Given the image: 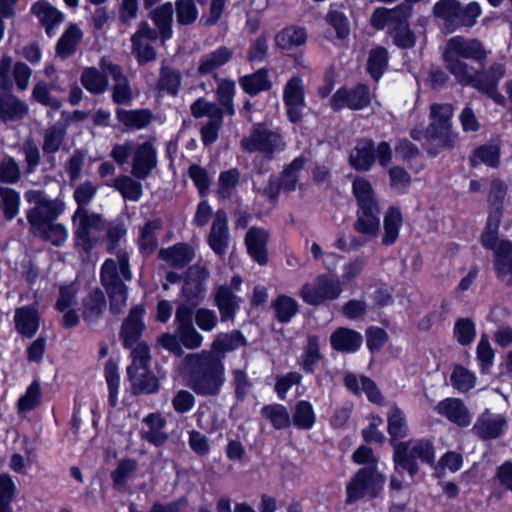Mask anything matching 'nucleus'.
<instances>
[{"mask_svg": "<svg viewBox=\"0 0 512 512\" xmlns=\"http://www.w3.org/2000/svg\"><path fill=\"white\" fill-rule=\"evenodd\" d=\"M184 372L190 389L202 397H216L226 381L223 356L213 351L187 354L183 359Z\"/></svg>", "mask_w": 512, "mask_h": 512, "instance_id": "obj_1", "label": "nucleus"}, {"mask_svg": "<svg viewBox=\"0 0 512 512\" xmlns=\"http://www.w3.org/2000/svg\"><path fill=\"white\" fill-rule=\"evenodd\" d=\"M507 193V185L500 179H494L488 201L491 206L487 222L480 236V242L486 249L492 251L495 256H511L512 242L507 239H499V228L503 216V200Z\"/></svg>", "mask_w": 512, "mask_h": 512, "instance_id": "obj_2", "label": "nucleus"}, {"mask_svg": "<svg viewBox=\"0 0 512 512\" xmlns=\"http://www.w3.org/2000/svg\"><path fill=\"white\" fill-rule=\"evenodd\" d=\"M132 277L127 258H107L101 270V284L109 298V310L112 314L123 313L127 306L128 287L123 280Z\"/></svg>", "mask_w": 512, "mask_h": 512, "instance_id": "obj_3", "label": "nucleus"}, {"mask_svg": "<svg viewBox=\"0 0 512 512\" xmlns=\"http://www.w3.org/2000/svg\"><path fill=\"white\" fill-rule=\"evenodd\" d=\"M488 51L483 43L476 39H466L462 36L450 38L443 51V59L447 70L458 80L473 67L461 60L470 59L483 65L486 62Z\"/></svg>", "mask_w": 512, "mask_h": 512, "instance_id": "obj_4", "label": "nucleus"}, {"mask_svg": "<svg viewBox=\"0 0 512 512\" xmlns=\"http://www.w3.org/2000/svg\"><path fill=\"white\" fill-rule=\"evenodd\" d=\"M174 333H164L158 338L162 347L176 356H182L185 347L190 350L198 349L203 343V336L193 325V315L190 310L180 309L175 311Z\"/></svg>", "mask_w": 512, "mask_h": 512, "instance_id": "obj_5", "label": "nucleus"}, {"mask_svg": "<svg viewBox=\"0 0 512 512\" xmlns=\"http://www.w3.org/2000/svg\"><path fill=\"white\" fill-rule=\"evenodd\" d=\"M353 193L357 199L359 211L354 224L355 229L362 233L374 236L380 228V208L374 196L372 185L363 177H356L353 181Z\"/></svg>", "mask_w": 512, "mask_h": 512, "instance_id": "obj_6", "label": "nucleus"}, {"mask_svg": "<svg viewBox=\"0 0 512 512\" xmlns=\"http://www.w3.org/2000/svg\"><path fill=\"white\" fill-rule=\"evenodd\" d=\"M506 65L502 61L491 63L486 69H470L456 80L462 86H470L491 98L496 104L505 106L506 98L498 91L499 82L506 76Z\"/></svg>", "mask_w": 512, "mask_h": 512, "instance_id": "obj_7", "label": "nucleus"}, {"mask_svg": "<svg viewBox=\"0 0 512 512\" xmlns=\"http://www.w3.org/2000/svg\"><path fill=\"white\" fill-rule=\"evenodd\" d=\"M75 247L89 254L100 242V234L106 230V220L99 213L76 210L72 215Z\"/></svg>", "mask_w": 512, "mask_h": 512, "instance_id": "obj_8", "label": "nucleus"}, {"mask_svg": "<svg viewBox=\"0 0 512 512\" xmlns=\"http://www.w3.org/2000/svg\"><path fill=\"white\" fill-rule=\"evenodd\" d=\"M417 458L424 463H434V448L430 441L415 439L394 444L393 460L395 469L406 470L411 479L419 471Z\"/></svg>", "mask_w": 512, "mask_h": 512, "instance_id": "obj_9", "label": "nucleus"}, {"mask_svg": "<svg viewBox=\"0 0 512 512\" xmlns=\"http://www.w3.org/2000/svg\"><path fill=\"white\" fill-rule=\"evenodd\" d=\"M453 106L448 103H433L430 106V124L426 127L427 143L440 148H451L456 143V134L452 131L451 118Z\"/></svg>", "mask_w": 512, "mask_h": 512, "instance_id": "obj_10", "label": "nucleus"}, {"mask_svg": "<svg viewBox=\"0 0 512 512\" xmlns=\"http://www.w3.org/2000/svg\"><path fill=\"white\" fill-rule=\"evenodd\" d=\"M26 196L29 202L35 204L26 214L32 232L44 231L65 209L63 201L48 199L42 192H28Z\"/></svg>", "mask_w": 512, "mask_h": 512, "instance_id": "obj_11", "label": "nucleus"}, {"mask_svg": "<svg viewBox=\"0 0 512 512\" xmlns=\"http://www.w3.org/2000/svg\"><path fill=\"white\" fill-rule=\"evenodd\" d=\"M385 483V476L374 465L359 469L346 487L347 504H352L365 495L377 497Z\"/></svg>", "mask_w": 512, "mask_h": 512, "instance_id": "obj_12", "label": "nucleus"}, {"mask_svg": "<svg viewBox=\"0 0 512 512\" xmlns=\"http://www.w3.org/2000/svg\"><path fill=\"white\" fill-rule=\"evenodd\" d=\"M242 148L249 152H260L265 158L272 159L275 152L285 149L282 136L263 124H257L251 130L249 136L241 140Z\"/></svg>", "mask_w": 512, "mask_h": 512, "instance_id": "obj_13", "label": "nucleus"}, {"mask_svg": "<svg viewBox=\"0 0 512 512\" xmlns=\"http://www.w3.org/2000/svg\"><path fill=\"white\" fill-rule=\"evenodd\" d=\"M342 290V284L339 280L321 275L313 283L303 285L300 295L307 304L319 306L326 301L336 300L341 295Z\"/></svg>", "mask_w": 512, "mask_h": 512, "instance_id": "obj_14", "label": "nucleus"}, {"mask_svg": "<svg viewBox=\"0 0 512 512\" xmlns=\"http://www.w3.org/2000/svg\"><path fill=\"white\" fill-rule=\"evenodd\" d=\"M160 37L155 28L143 20L140 21L136 32L131 36V53L136 57L139 65L152 62L156 59L157 53L153 43Z\"/></svg>", "mask_w": 512, "mask_h": 512, "instance_id": "obj_15", "label": "nucleus"}, {"mask_svg": "<svg viewBox=\"0 0 512 512\" xmlns=\"http://www.w3.org/2000/svg\"><path fill=\"white\" fill-rule=\"evenodd\" d=\"M100 67L112 80L110 90L113 102L117 105L130 104L133 99V91L122 67L104 59L101 60Z\"/></svg>", "mask_w": 512, "mask_h": 512, "instance_id": "obj_16", "label": "nucleus"}, {"mask_svg": "<svg viewBox=\"0 0 512 512\" xmlns=\"http://www.w3.org/2000/svg\"><path fill=\"white\" fill-rule=\"evenodd\" d=\"M12 72L16 86L20 91L28 88L32 70L24 62H16L12 65L10 56H3L0 59V89L10 91L13 87V81L10 78Z\"/></svg>", "mask_w": 512, "mask_h": 512, "instance_id": "obj_17", "label": "nucleus"}, {"mask_svg": "<svg viewBox=\"0 0 512 512\" xmlns=\"http://www.w3.org/2000/svg\"><path fill=\"white\" fill-rule=\"evenodd\" d=\"M370 104L369 89L364 84H358L354 88L338 89L331 98L330 105L334 111L344 107L352 110H360Z\"/></svg>", "mask_w": 512, "mask_h": 512, "instance_id": "obj_18", "label": "nucleus"}, {"mask_svg": "<svg viewBox=\"0 0 512 512\" xmlns=\"http://www.w3.org/2000/svg\"><path fill=\"white\" fill-rule=\"evenodd\" d=\"M284 101L291 122H299L305 106L303 84L300 78L293 77L287 82L284 88Z\"/></svg>", "mask_w": 512, "mask_h": 512, "instance_id": "obj_19", "label": "nucleus"}, {"mask_svg": "<svg viewBox=\"0 0 512 512\" xmlns=\"http://www.w3.org/2000/svg\"><path fill=\"white\" fill-rule=\"evenodd\" d=\"M143 312L144 309L141 306H134L123 321L120 338L125 348H132L135 344H138L137 342L145 327L142 321Z\"/></svg>", "mask_w": 512, "mask_h": 512, "instance_id": "obj_20", "label": "nucleus"}, {"mask_svg": "<svg viewBox=\"0 0 512 512\" xmlns=\"http://www.w3.org/2000/svg\"><path fill=\"white\" fill-rule=\"evenodd\" d=\"M156 165V151L151 143L144 142L134 150L131 170L133 176L138 179H145Z\"/></svg>", "mask_w": 512, "mask_h": 512, "instance_id": "obj_21", "label": "nucleus"}, {"mask_svg": "<svg viewBox=\"0 0 512 512\" xmlns=\"http://www.w3.org/2000/svg\"><path fill=\"white\" fill-rule=\"evenodd\" d=\"M208 242L216 254L222 255L226 252L228 246V217L222 209L218 210L215 214Z\"/></svg>", "mask_w": 512, "mask_h": 512, "instance_id": "obj_22", "label": "nucleus"}, {"mask_svg": "<svg viewBox=\"0 0 512 512\" xmlns=\"http://www.w3.org/2000/svg\"><path fill=\"white\" fill-rule=\"evenodd\" d=\"M240 302L241 299L226 285L219 286L215 291L214 304L219 310L222 322L234 320Z\"/></svg>", "mask_w": 512, "mask_h": 512, "instance_id": "obj_23", "label": "nucleus"}, {"mask_svg": "<svg viewBox=\"0 0 512 512\" xmlns=\"http://www.w3.org/2000/svg\"><path fill=\"white\" fill-rule=\"evenodd\" d=\"M435 410L458 426H468L471 421L470 413L464 403L456 398H447L440 401Z\"/></svg>", "mask_w": 512, "mask_h": 512, "instance_id": "obj_24", "label": "nucleus"}, {"mask_svg": "<svg viewBox=\"0 0 512 512\" xmlns=\"http://www.w3.org/2000/svg\"><path fill=\"white\" fill-rule=\"evenodd\" d=\"M375 161V144L370 139H361L351 150L349 163L358 171H368Z\"/></svg>", "mask_w": 512, "mask_h": 512, "instance_id": "obj_25", "label": "nucleus"}, {"mask_svg": "<svg viewBox=\"0 0 512 512\" xmlns=\"http://www.w3.org/2000/svg\"><path fill=\"white\" fill-rule=\"evenodd\" d=\"M105 308L104 293L98 288L93 289L82 300V317L89 326H92L101 318Z\"/></svg>", "mask_w": 512, "mask_h": 512, "instance_id": "obj_26", "label": "nucleus"}, {"mask_svg": "<svg viewBox=\"0 0 512 512\" xmlns=\"http://www.w3.org/2000/svg\"><path fill=\"white\" fill-rule=\"evenodd\" d=\"M174 8L171 2H166L148 13V17L153 21L156 26L158 35L162 43L172 37V22H173Z\"/></svg>", "mask_w": 512, "mask_h": 512, "instance_id": "obj_27", "label": "nucleus"}, {"mask_svg": "<svg viewBox=\"0 0 512 512\" xmlns=\"http://www.w3.org/2000/svg\"><path fill=\"white\" fill-rule=\"evenodd\" d=\"M28 113L27 104L11 93H0V120L19 121Z\"/></svg>", "mask_w": 512, "mask_h": 512, "instance_id": "obj_28", "label": "nucleus"}, {"mask_svg": "<svg viewBox=\"0 0 512 512\" xmlns=\"http://www.w3.org/2000/svg\"><path fill=\"white\" fill-rule=\"evenodd\" d=\"M506 421L500 415H492L486 410L476 421L473 431L482 439H494L499 437Z\"/></svg>", "mask_w": 512, "mask_h": 512, "instance_id": "obj_29", "label": "nucleus"}, {"mask_svg": "<svg viewBox=\"0 0 512 512\" xmlns=\"http://www.w3.org/2000/svg\"><path fill=\"white\" fill-rule=\"evenodd\" d=\"M362 341L360 333L345 327L336 329L330 337L331 346L343 353L355 352L361 346Z\"/></svg>", "mask_w": 512, "mask_h": 512, "instance_id": "obj_30", "label": "nucleus"}, {"mask_svg": "<svg viewBox=\"0 0 512 512\" xmlns=\"http://www.w3.org/2000/svg\"><path fill=\"white\" fill-rule=\"evenodd\" d=\"M143 423L148 426L147 430H141V438L155 446L162 445L168 436L163 432L166 425L165 418L160 413H151L143 419Z\"/></svg>", "mask_w": 512, "mask_h": 512, "instance_id": "obj_31", "label": "nucleus"}, {"mask_svg": "<svg viewBox=\"0 0 512 512\" xmlns=\"http://www.w3.org/2000/svg\"><path fill=\"white\" fill-rule=\"evenodd\" d=\"M183 300L178 303L176 310L186 308L194 315V309L203 301L205 288L198 281H186L181 292Z\"/></svg>", "mask_w": 512, "mask_h": 512, "instance_id": "obj_32", "label": "nucleus"}, {"mask_svg": "<svg viewBox=\"0 0 512 512\" xmlns=\"http://www.w3.org/2000/svg\"><path fill=\"white\" fill-rule=\"evenodd\" d=\"M246 344L247 341L244 335L238 330H233L229 333H220L217 335L210 351L224 358L226 352L233 351Z\"/></svg>", "mask_w": 512, "mask_h": 512, "instance_id": "obj_33", "label": "nucleus"}, {"mask_svg": "<svg viewBox=\"0 0 512 512\" xmlns=\"http://www.w3.org/2000/svg\"><path fill=\"white\" fill-rule=\"evenodd\" d=\"M232 56L233 52L231 49L227 47H220L201 58L197 71L201 75L210 74L228 63L232 59Z\"/></svg>", "mask_w": 512, "mask_h": 512, "instance_id": "obj_34", "label": "nucleus"}, {"mask_svg": "<svg viewBox=\"0 0 512 512\" xmlns=\"http://www.w3.org/2000/svg\"><path fill=\"white\" fill-rule=\"evenodd\" d=\"M31 10L45 27L48 36H52L54 26L60 24L63 20V14L47 2H37Z\"/></svg>", "mask_w": 512, "mask_h": 512, "instance_id": "obj_35", "label": "nucleus"}, {"mask_svg": "<svg viewBox=\"0 0 512 512\" xmlns=\"http://www.w3.org/2000/svg\"><path fill=\"white\" fill-rule=\"evenodd\" d=\"M81 83L88 92L99 95L108 88V74L95 67L85 68L81 74Z\"/></svg>", "mask_w": 512, "mask_h": 512, "instance_id": "obj_36", "label": "nucleus"}, {"mask_svg": "<svg viewBox=\"0 0 512 512\" xmlns=\"http://www.w3.org/2000/svg\"><path fill=\"white\" fill-rule=\"evenodd\" d=\"M305 163L306 159L304 157H297L283 169L277 179L282 191L290 193L296 189L299 173L304 168Z\"/></svg>", "mask_w": 512, "mask_h": 512, "instance_id": "obj_37", "label": "nucleus"}, {"mask_svg": "<svg viewBox=\"0 0 512 512\" xmlns=\"http://www.w3.org/2000/svg\"><path fill=\"white\" fill-rule=\"evenodd\" d=\"M15 324L17 330L27 336L32 337L39 327V316L35 309L31 307H22L16 310Z\"/></svg>", "mask_w": 512, "mask_h": 512, "instance_id": "obj_38", "label": "nucleus"}, {"mask_svg": "<svg viewBox=\"0 0 512 512\" xmlns=\"http://www.w3.org/2000/svg\"><path fill=\"white\" fill-rule=\"evenodd\" d=\"M162 227L160 219L148 221L142 228L139 236V248L143 254H152L158 247L156 232Z\"/></svg>", "mask_w": 512, "mask_h": 512, "instance_id": "obj_39", "label": "nucleus"}, {"mask_svg": "<svg viewBox=\"0 0 512 512\" xmlns=\"http://www.w3.org/2000/svg\"><path fill=\"white\" fill-rule=\"evenodd\" d=\"M388 433L390 442L394 446L398 439H402L408 434V426L404 412L397 406L391 407L388 414Z\"/></svg>", "mask_w": 512, "mask_h": 512, "instance_id": "obj_40", "label": "nucleus"}, {"mask_svg": "<svg viewBox=\"0 0 512 512\" xmlns=\"http://www.w3.org/2000/svg\"><path fill=\"white\" fill-rule=\"evenodd\" d=\"M81 37L82 32L79 27L76 24H71L57 42V55L61 58H67L74 54Z\"/></svg>", "mask_w": 512, "mask_h": 512, "instance_id": "obj_41", "label": "nucleus"}, {"mask_svg": "<svg viewBox=\"0 0 512 512\" xmlns=\"http://www.w3.org/2000/svg\"><path fill=\"white\" fill-rule=\"evenodd\" d=\"M306 32L303 28L287 27L275 37L276 45L285 51H290L306 42Z\"/></svg>", "mask_w": 512, "mask_h": 512, "instance_id": "obj_42", "label": "nucleus"}, {"mask_svg": "<svg viewBox=\"0 0 512 512\" xmlns=\"http://www.w3.org/2000/svg\"><path fill=\"white\" fill-rule=\"evenodd\" d=\"M402 225V214L396 207H390L384 216V235L382 243L392 245L399 235V229Z\"/></svg>", "mask_w": 512, "mask_h": 512, "instance_id": "obj_43", "label": "nucleus"}, {"mask_svg": "<svg viewBox=\"0 0 512 512\" xmlns=\"http://www.w3.org/2000/svg\"><path fill=\"white\" fill-rule=\"evenodd\" d=\"M269 234L266 230L252 227L245 236L247 250L251 256H266Z\"/></svg>", "mask_w": 512, "mask_h": 512, "instance_id": "obj_44", "label": "nucleus"}, {"mask_svg": "<svg viewBox=\"0 0 512 512\" xmlns=\"http://www.w3.org/2000/svg\"><path fill=\"white\" fill-rule=\"evenodd\" d=\"M118 120L126 127L132 129H142L150 122L152 115L146 109L139 110H124L117 109L116 111Z\"/></svg>", "mask_w": 512, "mask_h": 512, "instance_id": "obj_45", "label": "nucleus"}, {"mask_svg": "<svg viewBox=\"0 0 512 512\" xmlns=\"http://www.w3.org/2000/svg\"><path fill=\"white\" fill-rule=\"evenodd\" d=\"M243 90L250 94L256 95L262 91H266L271 87V81L268 78V72L265 69H259L251 75H246L240 79Z\"/></svg>", "mask_w": 512, "mask_h": 512, "instance_id": "obj_46", "label": "nucleus"}, {"mask_svg": "<svg viewBox=\"0 0 512 512\" xmlns=\"http://www.w3.org/2000/svg\"><path fill=\"white\" fill-rule=\"evenodd\" d=\"M459 5L458 0H439L433 7L434 16L444 21L449 32L455 31V18Z\"/></svg>", "mask_w": 512, "mask_h": 512, "instance_id": "obj_47", "label": "nucleus"}, {"mask_svg": "<svg viewBox=\"0 0 512 512\" xmlns=\"http://www.w3.org/2000/svg\"><path fill=\"white\" fill-rule=\"evenodd\" d=\"M133 394H152L158 391L159 381L149 370L128 377Z\"/></svg>", "mask_w": 512, "mask_h": 512, "instance_id": "obj_48", "label": "nucleus"}, {"mask_svg": "<svg viewBox=\"0 0 512 512\" xmlns=\"http://www.w3.org/2000/svg\"><path fill=\"white\" fill-rule=\"evenodd\" d=\"M500 147L497 144L482 145L475 149L473 155L470 157V164L476 167L483 163L490 167L496 168L499 166Z\"/></svg>", "mask_w": 512, "mask_h": 512, "instance_id": "obj_49", "label": "nucleus"}, {"mask_svg": "<svg viewBox=\"0 0 512 512\" xmlns=\"http://www.w3.org/2000/svg\"><path fill=\"white\" fill-rule=\"evenodd\" d=\"M21 178L22 171L18 161L10 155H3L0 158V184H16Z\"/></svg>", "mask_w": 512, "mask_h": 512, "instance_id": "obj_50", "label": "nucleus"}, {"mask_svg": "<svg viewBox=\"0 0 512 512\" xmlns=\"http://www.w3.org/2000/svg\"><path fill=\"white\" fill-rule=\"evenodd\" d=\"M66 129L62 124H54L47 128L43 134L42 150L45 154L58 152L64 142Z\"/></svg>", "mask_w": 512, "mask_h": 512, "instance_id": "obj_51", "label": "nucleus"}, {"mask_svg": "<svg viewBox=\"0 0 512 512\" xmlns=\"http://www.w3.org/2000/svg\"><path fill=\"white\" fill-rule=\"evenodd\" d=\"M132 363L127 368V375L140 374L149 370L151 356L149 347L145 343H138L131 351Z\"/></svg>", "mask_w": 512, "mask_h": 512, "instance_id": "obj_52", "label": "nucleus"}, {"mask_svg": "<svg viewBox=\"0 0 512 512\" xmlns=\"http://www.w3.org/2000/svg\"><path fill=\"white\" fill-rule=\"evenodd\" d=\"M388 66V52L384 47H376L369 53L367 71L371 77L378 81Z\"/></svg>", "mask_w": 512, "mask_h": 512, "instance_id": "obj_53", "label": "nucleus"}, {"mask_svg": "<svg viewBox=\"0 0 512 512\" xmlns=\"http://www.w3.org/2000/svg\"><path fill=\"white\" fill-rule=\"evenodd\" d=\"M261 415L265 419L269 420L275 429H285L290 425L289 413L283 405H265L261 409Z\"/></svg>", "mask_w": 512, "mask_h": 512, "instance_id": "obj_54", "label": "nucleus"}, {"mask_svg": "<svg viewBox=\"0 0 512 512\" xmlns=\"http://www.w3.org/2000/svg\"><path fill=\"white\" fill-rule=\"evenodd\" d=\"M112 186L128 200L137 201L142 195V185L127 175H120L113 180Z\"/></svg>", "mask_w": 512, "mask_h": 512, "instance_id": "obj_55", "label": "nucleus"}, {"mask_svg": "<svg viewBox=\"0 0 512 512\" xmlns=\"http://www.w3.org/2000/svg\"><path fill=\"white\" fill-rule=\"evenodd\" d=\"M272 307L275 311V317L281 323L289 322L298 312L297 302L286 295H280L273 301Z\"/></svg>", "mask_w": 512, "mask_h": 512, "instance_id": "obj_56", "label": "nucleus"}, {"mask_svg": "<svg viewBox=\"0 0 512 512\" xmlns=\"http://www.w3.org/2000/svg\"><path fill=\"white\" fill-rule=\"evenodd\" d=\"M1 208L7 219H13L19 211L20 195L19 193L7 186H0Z\"/></svg>", "mask_w": 512, "mask_h": 512, "instance_id": "obj_57", "label": "nucleus"}, {"mask_svg": "<svg viewBox=\"0 0 512 512\" xmlns=\"http://www.w3.org/2000/svg\"><path fill=\"white\" fill-rule=\"evenodd\" d=\"M480 15L481 7L479 3L470 2L466 6L460 4L455 18V30L460 27H473L477 23V19Z\"/></svg>", "mask_w": 512, "mask_h": 512, "instance_id": "obj_58", "label": "nucleus"}, {"mask_svg": "<svg viewBox=\"0 0 512 512\" xmlns=\"http://www.w3.org/2000/svg\"><path fill=\"white\" fill-rule=\"evenodd\" d=\"M16 486L8 474H0V512H12L11 503L15 498Z\"/></svg>", "mask_w": 512, "mask_h": 512, "instance_id": "obj_59", "label": "nucleus"}, {"mask_svg": "<svg viewBox=\"0 0 512 512\" xmlns=\"http://www.w3.org/2000/svg\"><path fill=\"white\" fill-rule=\"evenodd\" d=\"M138 464L136 460L124 459L121 460L115 470L111 472L113 484L117 488L123 487L127 480L130 479L137 471Z\"/></svg>", "mask_w": 512, "mask_h": 512, "instance_id": "obj_60", "label": "nucleus"}, {"mask_svg": "<svg viewBox=\"0 0 512 512\" xmlns=\"http://www.w3.org/2000/svg\"><path fill=\"white\" fill-rule=\"evenodd\" d=\"M181 84V74L179 71L168 66H162L160 70L159 88L166 90L172 95H176Z\"/></svg>", "mask_w": 512, "mask_h": 512, "instance_id": "obj_61", "label": "nucleus"}, {"mask_svg": "<svg viewBox=\"0 0 512 512\" xmlns=\"http://www.w3.org/2000/svg\"><path fill=\"white\" fill-rule=\"evenodd\" d=\"M294 424L301 429H310L315 422V415L311 404L300 401L296 404L293 414Z\"/></svg>", "mask_w": 512, "mask_h": 512, "instance_id": "obj_62", "label": "nucleus"}, {"mask_svg": "<svg viewBox=\"0 0 512 512\" xmlns=\"http://www.w3.org/2000/svg\"><path fill=\"white\" fill-rule=\"evenodd\" d=\"M321 359V354L319 350V339L317 336L312 335L308 337L307 347L302 356V368L306 372H313L314 366Z\"/></svg>", "mask_w": 512, "mask_h": 512, "instance_id": "obj_63", "label": "nucleus"}, {"mask_svg": "<svg viewBox=\"0 0 512 512\" xmlns=\"http://www.w3.org/2000/svg\"><path fill=\"white\" fill-rule=\"evenodd\" d=\"M175 9L177 22L180 25H190L198 17V10L193 0H177Z\"/></svg>", "mask_w": 512, "mask_h": 512, "instance_id": "obj_64", "label": "nucleus"}]
</instances>
